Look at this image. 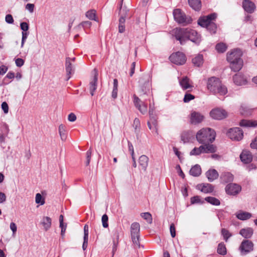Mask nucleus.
I'll list each match as a JSON object with an SVG mask.
<instances>
[{
    "mask_svg": "<svg viewBox=\"0 0 257 257\" xmlns=\"http://www.w3.org/2000/svg\"><path fill=\"white\" fill-rule=\"evenodd\" d=\"M173 35L181 45H184L188 40L196 44L201 42L200 35L195 30L190 28H177L173 30Z\"/></svg>",
    "mask_w": 257,
    "mask_h": 257,
    "instance_id": "nucleus-1",
    "label": "nucleus"
},
{
    "mask_svg": "<svg viewBox=\"0 0 257 257\" xmlns=\"http://www.w3.org/2000/svg\"><path fill=\"white\" fill-rule=\"evenodd\" d=\"M242 55V51L238 48L227 53V60L230 63V67L232 71L237 72L242 68L243 63L241 58Z\"/></svg>",
    "mask_w": 257,
    "mask_h": 257,
    "instance_id": "nucleus-2",
    "label": "nucleus"
},
{
    "mask_svg": "<svg viewBox=\"0 0 257 257\" xmlns=\"http://www.w3.org/2000/svg\"><path fill=\"white\" fill-rule=\"evenodd\" d=\"M216 18L217 14L215 13L204 16L199 18L198 24L202 27L206 28L211 34H215L217 30V26L213 21Z\"/></svg>",
    "mask_w": 257,
    "mask_h": 257,
    "instance_id": "nucleus-3",
    "label": "nucleus"
},
{
    "mask_svg": "<svg viewBox=\"0 0 257 257\" xmlns=\"http://www.w3.org/2000/svg\"><path fill=\"white\" fill-rule=\"evenodd\" d=\"M215 131L210 128H204L200 130L196 134L197 141L201 144L206 145L212 143L215 138Z\"/></svg>",
    "mask_w": 257,
    "mask_h": 257,
    "instance_id": "nucleus-4",
    "label": "nucleus"
},
{
    "mask_svg": "<svg viewBox=\"0 0 257 257\" xmlns=\"http://www.w3.org/2000/svg\"><path fill=\"white\" fill-rule=\"evenodd\" d=\"M207 88L212 93L221 95H225L227 92L226 87L222 84L219 78L215 77L208 79Z\"/></svg>",
    "mask_w": 257,
    "mask_h": 257,
    "instance_id": "nucleus-5",
    "label": "nucleus"
},
{
    "mask_svg": "<svg viewBox=\"0 0 257 257\" xmlns=\"http://www.w3.org/2000/svg\"><path fill=\"white\" fill-rule=\"evenodd\" d=\"M173 16L176 22L183 26H186L191 23L192 20L189 16H187L180 9H175L173 11Z\"/></svg>",
    "mask_w": 257,
    "mask_h": 257,
    "instance_id": "nucleus-6",
    "label": "nucleus"
},
{
    "mask_svg": "<svg viewBox=\"0 0 257 257\" xmlns=\"http://www.w3.org/2000/svg\"><path fill=\"white\" fill-rule=\"evenodd\" d=\"M140 226L139 223L134 222L131 226V232L132 241L136 246H140Z\"/></svg>",
    "mask_w": 257,
    "mask_h": 257,
    "instance_id": "nucleus-7",
    "label": "nucleus"
},
{
    "mask_svg": "<svg viewBox=\"0 0 257 257\" xmlns=\"http://www.w3.org/2000/svg\"><path fill=\"white\" fill-rule=\"evenodd\" d=\"M169 59L172 63L178 65H183L186 61V58L185 54L180 52L172 54Z\"/></svg>",
    "mask_w": 257,
    "mask_h": 257,
    "instance_id": "nucleus-8",
    "label": "nucleus"
},
{
    "mask_svg": "<svg viewBox=\"0 0 257 257\" xmlns=\"http://www.w3.org/2000/svg\"><path fill=\"white\" fill-rule=\"evenodd\" d=\"M227 135L230 139L235 141L241 140L243 136V132L239 127L230 128Z\"/></svg>",
    "mask_w": 257,
    "mask_h": 257,
    "instance_id": "nucleus-9",
    "label": "nucleus"
},
{
    "mask_svg": "<svg viewBox=\"0 0 257 257\" xmlns=\"http://www.w3.org/2000/svg\"><path fill=\"white\" fill-rule=\"evenodd\" d=\"M210 115L213 119L221 120L227 117V113L224 109L216 108L210 112Z\"/></svg>",
    "mask_w": 257,
    "mask_h": 257,
    "instance_id": "nucleus-10",
    "label": "nucleus"
},
{
    "mask_svg": "<svg viewBox=\"0 0 257 257\" xmlns=\"http://www.w3.org/2000/svg\"><path fill=\"white\" fill-rule=\"evenodd\" d=\"M133 97L135 106L143 114L146 113L148 110L147 104L142 101L136 95L134 94Z\"/></svg>",
    "mask_w": 257,
    "mask_h": 257,
    "instance_id": "nucleus-11",
    "label": "nucleus"
},
{
    "mask_svg": "<svg viewBox=\"0 0 257 257\" xmlns=\"http://www.w3.org/2000/svg\"><path fill=\"white\" fill-rule=\"evenodd\" d=\"M241 187L236 184H228L225 187V191L228 194L235 195L241 191Z\"/></svg>",
    "mask_w": 257,
    "mask_h": 257,
    "instance_id": "nucleus-12",
    "label": "nucleus"
},
{
    "mask_svg": "<svg viewBox=\"0 0 257 257\" xmlns=\"http://www.w3.org/2000/svg\"><path fill=\"white\" fill-rule=\"evenodd\" d=\"M144 80L142 78L139 80V83L141 85L140 89L139 91L140 96H142L144 94H147L150 92L151 84L149 80L144 82Z\"/></svg>",
    "mask_w": 257,
    "mask_h": 257,
    "instance_id": "nucleus-13",
    "label": "nucleus"
},
{
    "mask_svg": "<svg viewBox=\"0 0 257 257\" xmlns=\"http://www.w3.org/2000/svg\"><path fill=\"white\" fill-rule=\"evenodd\" d=\"M253 244L252 242L248 240H244L242 241L240 246L239 249L240 251L247 253L253 250Z\"/></svg>",
    "mask_w": 257,
    "mask_h": 257,
    "instance_id": "nucleus-14",
    "label": "nucleus"
},
{
    "mask_svg": "<svg viewBox=\"0 0 257 257\" xmlns=\"http://www.w3.org/2000/svg\"><path fill=\"white\" fill-rule=\"evenodd\" d=\"M242 7L245 11L249 14L253 13L256 8L255 4L250 0H243Z\"/></svg>",
    "mask_w": 257,
    "mask_h": 257,
    "instance_id": "nucleus-15",
    "label": "nucleus"
},
{
    "mask_svg": "<svg viewBox=\"0 0 257 257\" xmlns=\"http://www.w3.org/2000/svg\"><path fill=\"white\" fill-rule=\"evenodd\" d=\"M204 119V116L200 113L193 111L190 115V122L192 124H196L200 123Z\"/></svg>",
    "mask_w": 257,
    "mask_h": 257,
    "instance_id": "nucleus-16",
    "label": "nucleus"
},
{
    "mask_svg": "<svg viewBox=\"0 0 257 257\" xmlns=\"http://www.w3.org/2000/svg\"><path fill=\"white\" fill-rule=\"evenodd\" d=\"M191 81L187 77H183L179 80V84L183 90L192 89L193 86L191 84Z\"/></svg>",
    "mask_w": 257,
    "mask_h": 257,
    "instance_id": "nucleus-17",
    "label": "nucleus"
},
{
    "mask_svg": "<svg viewBox=\"0 0 257 257\" xmlns=\"http://www.w3.org/2000/svg\"><path fill=\"white\" fill-rule=\"evenodd\" d=\"M240 158L241 162L243 163L248 164L251 162L252 160V156L249 151L244 150L240 155Z\"/></svg>",
    "mask_w": 257,
    "mask_h": 257,
    "instance_id": "nucleus-18",
    "label": "nucleus"
},
{
    "mask_svg": "<svg viewBox=\"0 0 257 257\" xmlns=\"http://www.w3.org/2000/svg\"><path fill=\"white\" fill-rule=\"evenodd\" d=\"M197 188L205 193H209L213 192L214 187L210 184H201L197 186Z\"/></svg>",
    "mask_w": 257,
    "mask_h": 257,
    "instance_id": "nucleus-19",
    "label": "nucleus"
},
{
    "mask_svg": "<svg viewBox=\"0 0 257 257\" xmlns=\"http://www.w3.org/2000/svg\"><path fill=\"white\" fill-rule=\"evenodd\" d=\"M149 158L146 155H142L139 159V164L140 167L144 171H146L148 166Z\"/></svg>",
    "mask_w": 257,
    "mask_h": 257,
    "instance_id": "nucleus-20",
    "label": "nucleus"
},
{
    "mask_svg": "<svg viewBox=\"0 0 257 257\" xmlns=\"http://www.w3.org/2000/svg\"><path fill=\"white\" fill-rule=\"evenodd\" d=\"M41 224L45 231L48 230L51 227L52 219L48 216H44L41 221Z\"/></svg>",
    "mask_w": 257,
    "mask_h": 257,
    "instance_id": "nucleus-21",
    "label": "nucleus"
},
{
    "mask_svg": "<svg viewBox=\"0 0 257 257\" xmlns=\"http://www.w3.org/2000/svg\"><path fill=\"white\" fill-rule=\"evenodd\" d=\"M233 80L234 83L237 85L245 84L246 82V79L240 73L235 74L233 77Z\"/></svg>",
    "mask_w": 257,
    "mask_h": 257,
    "instance_id": "nucleus-22",
    "label": "nucleus"
},
{
    "mask_svg": "<svg viewBox=\"0 0 257 257\" xmlns=\"http://www.w3.org/2000/svg\"><path fill=\"white\" fill-rule=\"evenodd\" d=\"M206 176L209 181L212 182L218 178L219 175L216 170L211 169L206 172Z\"/></svg>",
    "mask_w": 257,
    "mask_h": 257,
    "instance_id": "nucleus-23",
    "label": "nucleus"
},
{
    "mask_svg": "<svg viewBox=\"0 0 257 257\" xmlns=\"http://www.w3.org/2000/svg\"><path fill=\"white\" fill-rule=\"evenodd\" d=\"M239 125L242 127H252L257 126V121L253 120L242 119L239 122Z\"/></svg>",
    "mask_w": 257,
    "mask_h": 257,
    "instance_id": "nucleus-24",
    "label": "nucleus"
},
{
    "mask_svg": "<svg viewBox=\"0 0 257 257\" xmlns=\"http://www.w3.org/2000/svg\"><path fill=\"white\" fill-rule=\"evenodd\" d=\"M97 74H95L93 79L89 83V90L92 96L97 88Z\"/></svg>",
    "mask_w": 257,
    "mask_h": 257,
    "instance_id": "nucleus-25",
    "label": "nucleus"
},
{
    "mask_svg": "<svg viewBox=\"0 0 257 257\" xmlns=\"http://www.w3.org/2000/svg\"><path fill=\"white\" fill-rule=\"evenodd\" d=\"M190 174L194 177H198L201 174V169L199 165H195L193 166L190 171Z\"/></svg>",
    "mask_w": 257,
    "mask_h": 257,
    "instance_id": "nucleus-26",
    "label": "nucleus"
},
{
    "mask_svg": "<svg viewBox=\"0 0 257 257\" xmlns=\"http://www.w3.org/2000/svg\"><path fill=\"white\" fill-rule=\"evenodd\" d=\"M189 6L194 10L198 11L201 8L200 0H188Z\"/></svg>",
    "mask_w": 257,
    "mask_h": 257,
    "instance_id": "nucleus-27",
    "label": "nucleus"
},
{
    "mask_svg": "<svg viewBox=\"0 0 257 257\" xmlns=\"http://www.w3.org/2000/svg\"><path fill=\"white\" fill-rule=\"evenodd\" d=\"M239 234L245 238H249L253 234V229L251 228L241 229L239 231Z\"/></svg>",
    "mask_w": 257,
    "mask_h": 257,
    "instance_id": "nucleus-28",
    "label": "nucleus"
},
{
    "mask_svg": "<svg viewBox=\"0 0 257 257\" xmlns=\"http://www.w3.org/2000/svg\"><path fill=\"white\" fill-rule=\"evenodd\" d=\"M65 67L67 75H69L68 79L70 78V75L73 72L72 64L70 58H66L65 62Z\"/></svg>",
    "mask_w": 257,
    "mask_h": 257,
    "instance_id": "nucleus-29",
    "label": "nucleus"
},
{
    "mask_svg": "<svg viewBox=\"0 0 257 257\" xmlns=\"http://www.w3.org/2000/svg\"><path fill=\"white\" fill-rule=\"evenodd\" d=\"M220 179L223 182L227 183L233 181V176L229 172H225L221 174Z\"/></svg>",
    "mask_w": 257,
    "mask_h": 257,
    "instance_id": "nucleus-30",
    "label": "nucleus"
},
{
    "mask_svg": "<svg viewBox=\"0 0 257 257\" xmlns=\"http://www.w3.org/2000/svg\"><path fill=\"white\" fill-rule=\"evenodd\" d=\"M192 137V134L190 131H184L182 133L181 135V141L184 143H188Z\"/></svg>",
    "mask_w": 257,
    "mask_h": 257,
    "instance_id": "nucleus-31",
    "label": "nucleus"
},
{
    "mask_svg": "<svg viewBox=\"0 0 257 257\" xmlns=\"http://www.w3.org/2000/svg\"><path fill=\"white\" fill-rule=\"evenodd\" d=\"M203 146L204 153H213L216 151V147L213 145L208 144Z\"/></svg>",
    "mask_w": 257,
    "mask_h": 257,
    "instance_id": "nucleus-32",
    "label": "nucleus"
},
{
    "mask_svg": "<svg viewBox=\"0 0 257 257\" xmlns=\"http://www.w3.org/2000/svg\"><path fill=\"white\" fill-rule=\"evenodd\" d=\"M236 216L238 219L244 220L250 218L251 214L249 212L241 211L237 213Z\"/></svg>",
    "mask_w": 257,
    "mask_h": 257,
    "instance_id": "nucleus-33",
    "label": "nucleus"
},
{
    "mask_svg": "<svg viewBox=\"0 0 257 257\" xmlns=\"http://www.w3.org/2000/svg\"><path fill=\"white\" fill-rule=\"evenodd\" d=\"M203 59L202 55H198L192 59V63L195 66H200L203 64Z\"/></svg>",
    "mask_w": 257,
    "mask_h": 257,
    "instance_id": "nucleus-34",
    "label": "nucleus"
},
{
    "mask_svg": "<svg viewBox=\"0 0 257 257\" xmlns=\"http://www.w3.org/2000/svg\"><path fill=\"white\" fill-rule=\"evenodd\" d=\"M59 133L62 141H65L67 138L65 126L63 124H60L59 126Z\"/></svg>",
    "mask_w": 257,
    "mask_h": 257,
    "instance_id": "nucleus-35",
    "label": "nucleus"
},
{
    "mask_svg": "<svg viewBox=\"0 0 257 257\" xmlns=\"http://www.w3.org/2000/svg\"><path fill=\"white\" fill-rule=\"evenodd\" d=\"M86 17L90 20L98 21L96 18V11L94 10L88 11L85 14Z\"/></svg>",
    "mask_w": 257,
    "mask_h": 257,
    "instance_id": "nucleus-36",
    "label": "nucleus"
},
{
    "mask_svg": "<svg viewBox=\"0 0 257 257\" xmlns=\"http://www.w3.org/2000/svg\"><path fill=\"white\" fill-rule=\"evenodd\" d=\"M203 146L201 145L199 148H194L190 152V156H197L203 153Z\"/></svg>",
    "mask_w": 257,
    "mask_h": 257,
    "instance_id": "nucleus-37",
    "label": "nucleus"
},
{
    "mask_svg": "<svg viewBox=\"0 0 257 257\" xmlns=\"http://www.w3.org/2000/svg\"><path fill=\"white\" fill-rule=\"evenodd\" d=\"M227 46L225 43H219L215 46L216 50L218 53H224L227 49Z\"/></svg>",
    "mask_w": 257,
    "mask_h": 257,
    "instance_id": "nucleus-38",
    "label": "nucleus"
},
{
    "mask_svg": "<svg viewBox=\"0 0 257 257\" xmlns=\"http://www.w3.org/2000/svg\"><path fill=\"white\" fill-rule=\"evenodd\" d=\"M205 200L214 205H219L220 204V201L213 197H207L205 198Z\"/></svg>",
    "mask_w": 257,
    "mask_h": 257,
    "instance_id": "nucleus-39",
    "label": "nucleus"
},
{
    "mask_svg": "<svg viewBox=\"0 0 257 257\" xmlns=\"http://www.w3.org/2000/svg\"><path fill=\"white\" fill-rule=\"evenodd\" d=\"M190 202L192 204H203L204 200L201 199L199 196H195L191 198Z\"/></svg>",
    "mask_w": 257,
    "mask_h": 257,
    "instance_id": "nucleus-40",
    "label": "nucleus"
},
{
    "mask_svg": "<svg viewBox=\"0 0 257 257\" xmlns=\"http://www.w3.org/2000/svg\"><path fill=\"white\" fill-rule=\"evenodd\" d=\"M217 252L221 255H225L226 253V248L225 245L220 243L218 244L217 247Z\"/></svg>",
    "mask_w": 257,
    "mask_h": 257,
    "instance_id": "nucleus-41",
    "label": "nucleus"
},
{
    "mask_svg": "<svg viewBox=\"0 0 257 257\" xmlns=\"http://www.w3.org/2000/svg\"><path fill=\"white\" fill-rule=\"evenodd\" d=\"M141 215L148 223H151L152 222V215L149 212L142 213Z\"/></svg>",
    "mask_w": 257,
    "mask_h": 257,
    "instance_id": "nucleus-42",
    "label": "nucleus"
},
{
    "mask_svg": "<svg viewBox=\"0 0 257 257\" xmlns=\"http://www.w3.org/2000/svg\"><path fill=\"white\" fill-rule=\"evenodd\" d=\"M35 201L36 203L40 204L41 205H43L45 203L44 199L40 193L36 194Z\"/></svg>",
    "mask_w": 257,
    "mask_h": 257,
    "instance_id": "nucleus-43",
    "label": "nucleus"
},
{
    "mask_svg": "<svg viewBox=\"0 0 257 257\" xmlns=\"http://www.w3.org/2000/svg\"><path fill=\"white\" fill-rule=\"evenodd\" d=\"M221 234L223 236L224 239L227 241V239L231 236V233L225 228H222L221 230Z\"/></svg>",
    "mask_w": 257,
    "mask_h": 257,
    "instance_id": "nucleus-44",
    "label": "nucleus"
},
{
    "mask_svg": "<svg viewBox=\"0 0 257 257\" xmlns=\"http://www.w3.org/2000/svg\"><path fill=\"white\" fill-rule=\"evenodd\" d=\"M194 98L195 96L193 95L186 93L184 95L183 101L184 102L187 103L189 102L190 101L194 99Z\"/></svg>",
    "mask_w": 257,
    "mask_h": 257,
    "instance_id": "nucleus-45",
    "label": "nucleus"
},
{
    "mask_svg": "<svg viewBox=\"0 0 257 257\" xmlns=\"http://www.w3.org/2000/svg\"><path fill=\"white\" fill-rule=\"evenodd\" d=\"M148 122L152 123L155 129L157 128L156 127L157 126V119L155 115L150 116V120L148 121Z\"/></svg>",
    "mask_w": 257,
    "mask_h": 257,
    "instance_id": "nucleus-46",
    "label": "nucleus"
},
{
    "mask_svg": "<svg viewBox=\"0 0 257 257\" xmlns=\"http://www.w3.org/2000/svg\"><path fill=\"white\" fill-rule=\"evenodd\" d=\"M92 151L91 148H90L86 152V166H88L89 165L91 157Z\"/></svg>",
    "mask_w": 257,
    "mask_h": 257,
    "instance_id": "nucleus-47",
    "label": "nucleus"
},
{
    "mask_svg": "<svg viewBox=\"0 0 257 257\" xmlns=\"http://www.w3.org/2000/svg\"><path fill=\"white\" fill-rule=\"evenodd\" d=\"M91 22L89 21H84L81 23L79 25H78L77 27L80 28V27H82L84 28H90L91 26Z\"/></svg>",
    "mask_w": 257,
    "mask_h": 257,
    "instance_id": "nucleus-48",
    "label": "nucleus"
},
{
    "mask_svg": "<svg viewBox=\"0 0 257 257\" xmlns=\"http://www.w3.org/2000/svg\"><path fill=\"white\" fill-rule=\"evenodd\" d=\"M102 225L104 228H106L108 227V224L107 223L108 221V216L106 214H104L102 216Z\"/></svg>",
    "mask_w": 257,
    "mask_h": 257,
    "instance_id": "nucleus-49",
    "label": "nucleus"
},
{
    "mask_svg": "<svg viewBox=\"0 0 257 257\" xmlns=\"http://www.w3.org/2000/svg\"><path fill=\"white\" fill-rule=\"evenodd\" d=\"M29 35V32H22V42H21V48H23L24 45V43L27 39L28 36Z\"/></svg>",
    "mask_w": 257,
    "mask_h": 257,
    "instance_id": "nucleus-50",
    "label": "nucleus"
},
{
    "mask_svg": "<svg viewBox=\"0 0 257 257\" xmlns=\"http://www.w3.org/2000/svg\"><path fill=\"white\" fill-rule=\"evenodd\" d=\"M21 29L23 32H27L29 28V25L26 22H22L20 24Z\"/></svg>",
    "mask_w": 257,
    "mask_h": 257,
    "instance_id": "nucleus-51",
    "label": "nucleus"
},
{
    "mask_svg": "<svg viewBox=\"0 0 257 257\" xmlns=\"http://www.w3.org/2000/svg\"><path fill=\"white\" fill-rule=\"evenodd\" d=\"M122 2H123V0H121V3L120 5V10H119V15L121 16V12L122 13H124V14L125 13V17H126L127 16V13L128 12V10L125 7H122Z\"/></svg>",
    "mask_w": 257,
    "mask_h": 257,
    "instance_id": "nucleus-52",
    "label": "nucleus"
},
{
    "mask_svg": "<svg viewBox=\"0 0 257 257\" xmlns=\"http://www.w3.org/2000/svg\"><path fill=\"white\" fill-rule=\"evenodd\" d=\"M6 22L10 24H13L14 23V19L12 16L10 14L7 15L5 17Z\"/></svg>",
    "mask_w": 257,
    "mask_h": 257,
    "instance_id": "nucleus-53",
    "label": "nucleus"
},
{
    "mask_svg": "<svg viewBox=\"0 0 257 257\" xmlns=\"http://www.w3.org/2000/svg\"><path fill=\"white\" fill-rule=\"evenodd\" d=\"M35 6L33 4H27L26 6V9L30 13L34 12Z\"/></svg>",
    "mask_w": 257,
    "mask_h": 257,
    "instance_id": "nucleus-54",
    "label": "nucleus"
},
{
    "mask_svg": "<svg viewBox=\"0 0 257 257\" xmlns=\"http://www.w3.org/2000/svg\"><path fill=\"white\" fill-rule=\"evenodd\" d=\"M2 108L5 113H8L9 112V106L6 102H3L2 103Z\"/></svg>",
    "mask_w": 257,
    "mask_h": 257,
    "instance_id": "nucleus-55",
    "label": "nucleus"
},
{
    "mask_svg": "<svg viewBox=\"0 0 257 257\" xmlns=\"http://www.w3.org/2000/svg\"><path fill=\"white\" fill-rule=\"evenodd\" d=\"M170 231L171 235L172 237H175L176 236L175 227L174 224H171L170 227Z\"/></svg>",
    "mask_w": 257,
    "mask_h": 257,
    "instance_id": "nucleus-56",
    "label": "nucleus"
},
{
    "mask_svg": "<svg viewBox=\"0 0 257 257\" xmlns=\"http://www.w3.org/2000/svg\"><path fill=\"white\" fill-rule=\"evenodd\" d=\"M89 234V227L87 224H85L84 226V237L85 238H88Z\"/></svg>",
    "mask_w": 257,
    "mask_h": 257,
    "instance_id": "nucleus-57",
    "label": "nucleus"
},
{
    "mask_svg": "<svg viewBox=\"0 0 257 257\" xmlns=\"http://www.w3.org/2000/svg\"><path fill=\"white\" fill-rule=\"evenodd\" d=\"M125 21V13H122L121 12V16H120L119 19V25H124Z\"/></svg>",
    "mask_w": 257,
    "mask_h": 257,
    "instance_id": "nucleus-58",
    "label": "nucleus"
},
{
    "mask_svg": "<svg viewBox=\"0 0 257 257\" xmlns=\"http://www.w3.org/2000/svg\"><path fill=\"white\" fill-rule=\"evenodd\" d=\"M15 63L17 66L20 67L24 65V61L21 58H17L15 60Z\"/></svg>",
    "mask_w": 257,
    "mask_h": 257,
    "instance_id": "nucleus-59",
    "label": "nucleus"
},
{
    "mask_svg": "<svg viewBox=\"0 0 257 257\" xmlns=\"http://www.w3.org/2000/svg\"><path fill=\"white\" fill-rule=\"evenodd\" d=\"M68 119L69 121L73 122L76 119V116L73 113H71L68 115Z\"/></svg>",
    "mask_w": 257,
    "mask_h": 257,
    "instance_id": "nucleus-60",
    "label": "nucleus"
},
{
    "mask_svg": "<svg viewBox=\"0 0 257 257\" xmlns=\"http://www.w3.org/2000/svg\"><path fill=\"white\" fill-rule=\"evenodd\" d=\"M10 228L12 230L13 234H15L17 230L16 224L14 222H11L10 224Z\"/></svg>",
    "mask_w": 257,
    "mask_h": 257,
    "instance_id": "nucleus-61",
    "label": "nucleus"
},
{
    "mask_svg": "<svg viewBox=\"0 0 257 257\" xmlns=\"http://www.w3.org/2000/svg\"><path fill=\"white\" fill-rule=\"evenodd\" d=\"M8 70V68L4 65L0 66V75H4Z\"/></svg>",
    "mask_w": 257,
    "mask_h": 257,
    "instance_id": "nucleus-62",
    "label": "nucleus"
},
{
    "mask_svg": "<svg viewBox=\"0 0 257 257\" xmlns=\"http://www.w3.org/2000/svg\"><path fill=\"white\" fill-rule=\"evenodd\" d=\"M128 150L131 152V156H133L134 154V147L132 143H131L130 142H128Z\"/></svg>",
    "mask_w": 257,
    "mask_h": 257,
    "instance_id": "nucleus-63",
    "label": "nucleus"
},
{
    "mask_svg": "<svg viewBox=\"0 0 257 257\" xmlns=\"http://www.w3.org/2000/svg\"><path fill=\"white\" fill-rule=\"evenodd\" d=\"M250 147L252 149H257V137L250 144Z\"/></svg>",
    "mask_w": 257,
    "mask_h": 257,
    "instance_id": "nucleus-64",
    "label": "nucleus"
}]
</instances>
